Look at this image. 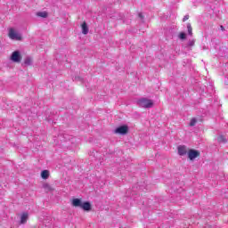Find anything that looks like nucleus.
I'll return each instance as SVG.
<instances>
[{
	"mask_svg": "<svg viewBox=\"0 0 228 228\" xmlns=\"http://www.w3.org/2000/svg\"><path fill=\"white\" fill-rule=\"evenodd\" d=\"M137 103L141 108H152L154 106V102L147 98H141Z\"/></svg>",
	"mask_w": 228,
	"mask_h": 228,
	"instance_id": "nucleus-1",
	"label": "nucleus"
},
{
	"mask_svg": "<svg viewBox=\"0 0 228 228\" xmlns=\"http://www.w3.org/2000/svg\"><path fill=\"white\" fill-rule=\"evenodd\" d=\"M12 61L14 63H20V60H22V55H20V52L14 51L11 55Z\"/></svg>",
	"mask_w": 228,
	"mask_h": 228,
	"instance_id": "nucleus-2",
	"label": "nucleus"
},
{
	"mask_svg": "<svg viewBox=\"0 0 228 228\" xmlns=\"http://www.w3.org/2000/svg\"><path fill=\"white\" fill-rule=\"evenodd\" d=\"M128 131H129V127L126 125L117 127L115 129L116 134H123V135L127 134Z\"/></svg>",
	"mask_w": 228,
	"mask_h": 228,
	"instance_id": "nucleus-3",
	"label": "nucleus"
},
{
	"mask_svg": "<svg viewBox=\"0 0 228 228\" xmlns=\"http://www.w3.org/2000/svg\"><path fill=\"white\" fill-rule=\"evenodd\" d=\"M200 156V152L197 150H190L188 152V158L191 159V161H193L196 158H199Z\"/></svg>",
	"mask_w": 228,
	"mask_h": 228,
	"instance_id": "nucleus-4",
	"label": "nucleus"
},
{
	"mask_svg": "<svg viewBox=\"0 0 228 228\" xmlns=\"http://www.w3.org/2000/svg\"><path fill=\"white\" fill-rule=\"evenodd\" d=\"M9 38L12 40H20L22 37L13 28L9 30Z\"/></svg>",
	"mask_w": 228,
	"mask_h": 228,
	"instance_id": "nucleus-5",
	"label": "nucleus"
},
{
	"mask_svg": "<svg viewBox=\"0 0 228 228\" xmlns=\"http://www.w3.org/2000/svg\"><path fill=\"white\" fill-rule=\"evenodd\" d=\"M80 209H83L84 211H92V204L90 201L82 202Z\"/></svg>",
	"mask_w": 228,
	"mask_h": 228,
	"instance_id": "nucleus-6",
	"label": "nucleus"
},
{
	"mask_svg": "<svg viewBox=\"0 0 228 228\" xmlns=\"http://www.w3.org/2000/svg\"><path fill=\"white\" fill-rule=\"evenodd\" d=\"M71 205L73 206V208H81V206L83 205V201L81 200V199L75 198L72 200Z\"/></svg>",
	"mask_w": 228,
	"mask_h": 228,
	"instance_id": "nucleus-7",
	"label": "nucleus"
},
{
	"mask_svg": "<svg viewBox=\"0 0 228 228\" xmlns=\"http://www.w3.org/2000/svg\"><path fill=\"white\" fill-rule=\"evenodd\" d=\"M188 151L186 150V146L180 145L178 146V154L179 156H186Z\"/></svg>",
	"mask_w": 228,
	"mask_h": 228,
	"instance_id": "nucleus-8",
	"label": "nucleus"
},
{
	"mask_svg": "<svg viewBox=\"0 0 228 228\" xmlns=\"http://www.w3.org/2000/svg\"><path fill=\"white\" fill-rule=\"evenodd\" d=\"M83 35H88V25L84 21L81 25Z\"/></svg>",
	"mask_w": 228,
	"mask_h": 228,
	"instance_id": "nucleus-9",
	"label": "nucleus"
},
{
	"mask_svg": "<svg viewBox=\"0 0 228 228\" xmlns=\"http://www.w3.org/2000/svg\"><path fill=\"white\" fill-rule=\"evenodd\" d=\"M187 31L190 37H193V28H191V23H187Z\"/></svg>",
	"mask_w": 228,
	"mask_h": 228,
	"instance_id": "nucleus-10",
	"label": "nucleus"
},
{
	"mask_svg": "<svg viewBox=\"0 0 228 228\" xmlns=\"http://www.w3.org/2000/svg\"><path fill=\"white\" fill-rule=\"evenodd\" d=\"M41 177H42V179H48L49 178V171L48 170L42 171Z\"/></svg>",
	"mask_w": 228,
	"mask_h": 228,
	"instance_id": "nucleus-11",
	"label": "nucleus"
},
{
	"mask_svg": "<svg viewBox=\"0 0 228 228\" xmlns=\"http://www.w3.org/2000/svg\"><path fill=\"white\" fill-rule=\"evenodd\" d=\"M24 63H25V65H27V66L32 65V64H33V59H32L31 57H27V58L24 60Z\"/></svg>",
	"mask_w": 228,
	"mask_h": 228,
	"instance_id": "nucleus-12",
	"label": "nucleus"
},
{
	"mask_svg": "<svg viewBox=\"0 0 228 228\" xmlns=\"http://www.w3.org/2000/svg\"><path fill=\"white\" fill-rule=\"evenodd\" d=\"M28 222V213L21 215L20 224H26Z\"/></svg>",
	"mask_w": 228,
	"mask_h": 228,
	"instance_id": "nucleus-13",
	"label": "nucleus"
},
{
	"mask_svg": "<svg viewBox=\"0 0 228 228\" xmlns=\"http://www.w3.org/2000/svg\"><path fill=\"white\" fill-rule=\"evenodd\" d=\"M37 17H42V19H47V12H39L37 13Z\"/></svg>",
	"mask_w": 228,
	"mask_h": 228,
	"instance_id": "nucleus-14",
	"label": "nucleus"
},
{
	"mask_svg": "<svg viewBox=\"0 0 228 228\" xmlns=\"http://www.w3.org/2000/svg\"><path fill=\"white\" fill-rule=\"evenodd\" d=\"M178 38H179L180 40H186V33L181 32V33L178 35Z\"/></svg>",
	"mask_w": 228,
	"mask_h": 228,
	"instance_id": "nucleus-15",
	"label": "nucleus"
},
{
	"mask_svg": "<svg viewBox=\"0 0 228 228\" xmlns=\"http://www.w3.org/2000/svg\"><path fill=\"white\" fill-rule=\"evenodd\" d=\"M217 140H218L219 142H223V143H225V142H227V140L225 139V137L224 135H220L217 138Z\"/></svg>",
	"mask_w": 228,
	"mask_h": 228,
	"instance_id": "nucleus-16",
	"label": "nucleus"
},
{
	"mask_svg": "<svg viewBox=\"0 0 228 228\" xmlns=\"http://www.w3.org/2000/svg\"><path fill=\"white\" fill-rule=\"evenodd\" d=\"M43 188H45L47 191H53V187H51V185H49L48 183H45L43 185Z\"/></svg>",
	"mask_w": 228,
	"mask_h": 228,
	"instance_id": "nucleus-17",
	"label": "nucleus"
},
{
	"mask_svg": "<svg viewBox=\"0 0 228 228\" xmlns=\"http://www.w3.org/2000/svg\"><path fill=\"white\" fill-rule=\"evenodd\" d=\"M195 45V39L190 40L187 44V47H193Z\"/></svg>",
	"mask_w": 228,
	"mask_h": 228,
	"instance_id": "nucleus-18",
	"label": "nucleus"
},
{
	"mask_svg": "<svg viewBox=\"0 0 228 228\" xmlns=\"http://www.w3.org/2000/svg\"><path fill=\"white\" fill-rule=\"evenodd\" d=\"M195 124H197V118H191V120L190 122L191 127H193L195 126Z\"/></svg>",
	"mask_w": 228,
	"mask_h": 228,
	"instance_id": "nucleus-19",
	"label": "nucleus"
},
{
	"mask_svg": "<svg viewBox=\"0 0 228 228\" xmlns=\"http://www.w3.org/2000/svg\"><path fill=\"white\" fill-rule=\"evenodd\" d=\"M188 19H190V15H185L183 19V22H186V20H188Z\"/></svg>",
	"mask_w": 228,
	"mask_h": 228,
	"instance_id": "nucleus-20",
	"label": "nucleus"
},
{
	"mask_svg": "<svg viewBox=\"0 0 228 228\" xmlns=\"http://www.w3.org/2000/svg\"><path fill=\"white\" fill-rule=\"evenodd\" d=\"M75 79L76 81H83V78L81 77H76Z\"/></svg>",
	"mask_w": 228,
	"mask_h": 228,
	"instance_id": "nucleus-21",
	"label": "nucleus"
},
{
	"mask_svg": "<svg viewBox=\"0 0 228 228\" xmlns=\"http://www.w3.org/2000/svg\"><path fill=\"white\" fill-rule=\"evenodd\" d=\"M138 16L141 18V20H143V14L142 12H140Z\"/></svg>",
	"mask_w": 228,
	"mask_h": 228,
	"instance_id": "nucleus-22",
	"label": "nucleus"
},
{
	"mask_svg": "<svg viewBox=\"0 0 228 228\" xmlns=\"http://www.w3.org/2000/svg\"><path fill=\"white\" fill-rule=\"evenodd\" d=\"M221 29L222 31H225V28H224V26H221Z\"/></svg>",
	"mask_w": 228,
	"mask_h": 228,
	"instance_id": "nucleus-23",
	"label": "nucleus"
},
{
	"mask_svg": "<svg viewBox=\"0 0 228 228\" xmlns=\"http://www.w3.org/2000/svg\"><path fill=\"white\" fill-rule=\"evenodd\" d=\"M224 198H225V199H228V196H227V194H225V195H224Z\"/></svg>",
	"mask_w": 228,
	"mask_h": 228,
	"instance_id": "nucleus-24",
	"label": "nucleus"
},
{
	"mask_svg": "<svg viewBox=\"0 0 228 228\" xmlns=\"http://www.w3.org/2000/svg\"><path fill=\"white\" fill-rule=\"evenodd\" d=\"M205 228H208V226H205Z\"/></svg>",
	"mask_w": 228,
	"mask_h": 228,
	"instance_id": "nucleus-25",
	"label": "nucleus"
}]
</instances>
